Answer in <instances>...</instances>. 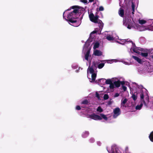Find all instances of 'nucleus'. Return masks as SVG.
Instances as JSON below:
<instances>
[{
    "label": "nucleus",
    "instance_id": "423d86ee",
    "mask_svg": "<svg viewBox=\"0 0 153 153\" xmlns=\"http://www.w3.org/2000/svg\"><path fill=\"white\" fill-rule=\"evenodd\" d=\"M97 76V72L94 70L93 66L89 67L87 70V77L91 82L95 81Z\"/></svg>",
    "mask_w": 153,
    "mask_h": 153
},
{
    "label": "nucleus",
    "instance_id": "bb28decb",
    "mask_svg": "<svg viewBox=\"0 0 153 153\" xmlns=\"http://www.w3.org/2000/svg\"><path fill=\"white\" fill-rule=\"evenodd\" d=\"M149 137L150 140L152 142H153V131L151 133L149 136Z\"/></svg>",
    "mask_w": 153,
    "mask_h": 153
},
{
    "label": "nucleus",
    "instance_id": "c756f323",
    "mask_svg": "<svg viewBox=\"0 0 153 153\" xmlns=\"http://www.w3.org/2000/svg\"><path fill=\"white\" fill-rule=\"evenodd\" d=\"M97 111L99 112H102L103 111V110L99 106L97 108Z\"/></svg>",
    "mask_w": 153,
    "mask_h": 153
},
{
    "label": "nucleus",
    "instance_id": "a878e982",
    "mask_svg": "<svg viewBox=\"0 0 153 153\" xmlns=\"http://www.w3.org/2000/svg\"><path fill=\"white\" fill-rule=\"evenodd\" d=\"M119 15L121 17H123L124 15V10L120 9L119 11Z\"/></svg>",
    "mask_w": 153,
    "mask_h": 153
},
{
    "label": "nucleus",
    "instance_id": "ddd939ff",
    "mask_svg": "<svg viewBox=\"0 0 153 153\" xmlns=\"http://www.w3.org/2000/svg\"><path fill=\"white\" fill-rule=\"evenodd\" d=\"M113 117L114 118H116L120 114V110L119 108H117L114 110Z\"/></svg>",
    "mask_w": 153,
    "mask_h": 153
},
{
    "label": "nucleus",
    "instance_id": "cd10ccee",
    "mask_svg": "<svg viewBox=\"0 0 153 153\" xmlns=\"http://www.w3.org/2000/svg\"><path fill=\"white\" fill-rule=\"evenodd\" d=\"M104 63H101L98 66V68L99 69H101L104 66Z\"/></svg>",
    "mask_w": 153,
    "mask_h": 153
},
{
    "label": "nucleus",
    "instance_id": "c03bdc74",
    "mask_svg": "<svg viewBox=\"0 0 153 153\" xmlns=\"http://www.w3.org/2000/svg\"><path fill=\"white\" fill-rule=\"evenodd\" d=\"M152 104H153V102L152 103Z\"/></svg>",
    "mask_w": 153,
    "mask_h": 153
},
{
    "label": "nucleus",
    "instance_id": "a211bd4d",
    "mask_svg": "<svg viewBox=\"0 0 153 153\" xmlns=\"http://www.w3.org/2000/svg\"><path fill=\"white\" fill-rule=\"evenodd\" d=\"M102 62L105 63L107 62L108 63L111 64L114 62H117V61L116 59H112L111 60H102L100 61Z\"/></svg>",
    "mask_w": 153,
    "mask_h": 153
},
{
    "label": "nucleus",
    "instance_id": "0eeeda50",
    "mask_svg": "<svg viewBox=\"0 0 153 153\" xmlns=\"http://www.w3.org/2000/svg\"><path fill=\"white\" fill-rule=\"evenodd\" d=\"M115 79V77L107 79H101L98 80V82L99 83V84L102 85H105V83L109 84V87L108 88V89L109 90H110V85L112 84H113L114 83H116V82Z\"/></svg>",
    "mask_w": 153,
    "mask_h": 153
},
{
    "label": "nucleus",
    "instance_id": "f03ea898",
    "mask_svg": "<svg viewBox=\"0 0 153 153\" xmlns=\"http://www.w3.org/2000/svg\"><path fill=\"white\" fill-rule=\"evenodd\" d=\"M71 8L65 10L63 13V17L69 22V24L74 27H78L80 24V21L76 19L78 17L81 8L78 6H73Z\"/></svg>",
    "mask_w": 153,
    "mask_h": 153
},
{
    "label": "nucleus",
    "instance_id": "c85d7f7f",
    "mask_svg": "<svg viewBox=\"0 0 153 153\" xmlns=\"http://www.w3.org/2000/svg\"><path fill=\"white\" fill-rule=\"evenodd\" d=\"M131 7H132V11H133L132 12V14H133L134 12V11L135 6H134V3L133 2H132Z\"/></svg>",
    "mask_w": 153,
    "mask_h": 153
},
{
    "label": "nucleus",
    "instance_id": "f3484780",
    "mask_svg": "<svg viewBox=\"0 0 153 153\" xmlns=\"http://www.w3.org/2000/svg\"><path fill=\"white\" fill-rule=\"evenodd\" d=\"M145 67L148 73H150L153 71V66L149 64Z\"/></svg>",
    "mask_w": 153,
    "mask_h": 153
},
{
    "label": "nucleus",
    "instance_id": "7ed1b4c3",
    "mask_svg": "<svg viewBox=\"0 0 153 153\" xmlns=\"http://www.w3.org/2000/svg\"><path fill=\"white\" fill-rule=\"evenodd\" d=\"M123 42L125 43L128 44L131 46L130 50L129 51V53H135L141 55L142 56L146 57L148 56V53L147 52H143V49L140 48H137L135 46V44L130 39H127L123 40Z\"/></svg>",
    "mask_w": 153,
    "mask_h": 153
},
{
    "label": "nucleus",
    "instance_id": "4468645a",
    "mask_svg": "<svg viewBox=\"0 0 153 153\" xmlns=\"http://www.w3.org/2000/svg\"><path fill=\"white\" fill-rule=\"evenodd\" d=\"M93 38H91V39H90V41L91 40V41H90L89 42V44H90L89 45V47H90L91 46H90V45L91 44H94V50H95V49L97 48H98L99 47V46L100 45V44H99V43L98 42H92V43L91 42H92V39Z\"/></svg>",
    "mask_w": 153,
    "mask_h": 153
},
{
    "label": "nucleus",
    "instance_id": "aec40b11",
    "mask_svg": "<svg viewBox=\"0 0 153 153\" xmlns=\"http://www.w3.org/2000/svg\"><path fill=\"white\" fill-rule=\"evenodd\" d=\"M94 54L95 56H100L102 54V52L100 50H94Z\"/></svg>",
    "mask_w": 153,
    "mask_h": 153
},
{
    "label": "nucleus",
    "instance_id": "412c9836",
    "mask_svg": "<svg viewBox=\"0 0 153 153\" xmlns=\"http://www.w3.org/2000/svg\"><path fill=\"white\" fill-rule=\"evenodd\" d=\"M128 101V100L126 98H125L124 99L122 100H121V106L122 107H126V104Z\"/></svg>",
    "mask_w": 153,
    "mask_h": 153
},
{
    "label": "nucleus",
    "instance_id": "4c0bfd02",
    "mask_svg": "<svg viewBox=\"0 0 153 153\" xmlns=\"http://www.w3.org/2000/svg\"><path fill=\"white\" fill-rule=\"evenodd\" d=\"M104 10L103 7L102 6H100L99 8V10L100 11H103Z\"/></svg>",
    "mask_w": 153,
    "mask_h": 153
},
{
    "label": "nucleus",
    "instance_id": "5701e85b",
    "mask_svg": "<svg viewBox=\"0 0 153 153\" xmlns=\"http://www.w3.org/2000/svg\"><path fill=\"white\" fill-rule=\"evenodd\" d=\"M89 134V133L88 131H85L82 133V136L83 138H85Z\"/></svg>",
    "mask_w": 153,
    "mask_h": 153
},
{
    "label": "nucleus",
    "instance_id": "39448f33",
    "mask_svg": "<svg viewBox=\"0 0 153 153\" xmlns=\"http://www.w3.org/2000/svg\"><path fill=\"white\" fill-rule=\"evenodd\" d=\"M138 22L139 24L141 25H143L145 24H146L147 26H140L139 25L137 26V29L141 31L145 30H149L150 29L149 27V26L152 25L153 23L152 19H146L144 20L143 19H140L138 20Z\"/></svg>",
    "mask_w": 153,
    "mask_h": 153
},
{
    "label": "nucleus",
    "instance_id": "4be33fe9",
    "mask_svg": "<svg viewBox=\"0 0 153 153\" xmlns=\"http://www.w3.org/2000/svg\"><path fill=\"white\" fill-rule=\"evenodd\" d=\"M132 57L136 61L139 63L140 64L142 63L143 62L142 60L138 57L132 56Z\"/></svg>",
    "mask_w": 153,
    "mask_h": 153
},
{
    "label": "nucleus",
    "instance_id": "2f4dec72",
    "mask_svg": "<svg viewBox=\"0 0 153 153\" xmlns=\"http://www.w3.org/2000/svg\"><path fill=\"white\" fill-rule=\"evenodd\" d=\"M72 68L73 69H76L77 68H78V66L76 65H75V64H74V65H72Z\"/></svg>",
    "mask_w": 153,
    "mask_h": 153
},
{
    "label": "nucleus",
    "instance_id": "79ce46f5",
    "mask_svg": "<svg viewBox=\"0 0 153 153\" xmlns=\"http://www.w3.org/2000/svg\"><path fill=\"white\" fill-rule=\"evenodd\" d=\"M125 63L126 65H128V63L127 64V62H125Z\"/></svg>",
    "mask_w": 153,
    "mask_h": 153
},
{
    "label": "nucleus",
    "instance_id": "72a5a7b5",
    "mask_svg": "<svg viewBox=\"0 0 153 153\" xmlns=\"http://www.w3.org/2000/svg\"><path fill=\"white\" fill-rule=\"evenodd\" d=\"M120 95V94L118 93H115L113 96L114 98H116L118 97Z\"/></svg>",
    "mask_w": 153,
    "mask_h": 153
},
{
    "label": "nucleus",
    "instance_id": "b1692460",
    "mask_svg": "<svg viewBox=\"0 0 153 153\" xmlns=\"http://www.w3.org/2000/svg\"><path fill=\"white\" fill-rule=\"evenodd\" d=\"M80 1L84 3V4H87L89 2H92L94 0H79Z\"/></svg>",
    "mask_w": 153,
    "mask_h": 153
},
{
    "label": "nucleus",
    "instance_id": "7c9ffc66",
    "mask_svg": "<svg viewBox=\"0 0 153 153\" xmlns=\"http://www.w3.org/2000/svg\"><path fill=\"white\" fill-rule=\"evenodd\" d=\"M109 98L108 95L107 94H105L104 95L103 98L104 100H106L108 99Z\"/></svg>",
    "mask_w": 153,
    "mask_h": 153
},
{
    "label": "nucleus",
    "instance_id": "a19ab883",
    "mask_svg": "<svg viewBox=\"0 0 153 153\" xmlns=\"http://www.w3.org/2000/svg\"><path fill=\"white\" fill-rule=\"evenodd\" d=\"M111 103V101H109L108 102V104H110Z\"/></svg>",
    "mask_w": 153,
    "mask_h": 153
},
{
    "label": "nucleus",
    "instance_id": "37998d69",
    "mask_svg": "<svg viewBox=\"0 0 153 153\" xmlns=\"http://www.w3.org/2000/svg\"><path fill=\"white\" fill-rule=\"evenodd\" d=\"M152 59H153V55L152 56Z\"/></svg>",
    "mask_w": 153,
    "mask_h": 153
},
{
    "label": "nucleus",
    "instance_id": "9d476101",
    "mask_svg": "<svg viewBox=\"0 0 153 153\" xmlns=\"http://www.w3.org/2000/svg\"><path fill=\"white\" fill-rule=\"evenodd\" d=\"M123 25L126 26L128 29H131L133 27L135 28L134 24L132 22L130 19L125 17L123 20Z\"/></svg>",
    "mask_w": 153,
    "mask_h": 153
},
{
    "label": "nucleus",
    "instance_id": "20e7f679",
    "mask_svg": "<svg viewBox=\"0 0 153 153\" xmlns=\"http://www.w3.org/2000/svg\"><path fill=\"white\" fill-rule=\"evenodd\" d=\"M116 83H114L113 84L111 85L110 86V92H112L114 91V89L115 88H119L122 85V89L124 91H126L127 87L125 86L124 85L126 84L128 86L129 88L131 86V85L133 82L131 83L130 85H129V83L125 81L124 78L123 77H115Z\"/></svg>",
    "mask_w": 153,
    "mask_h": 153
},
{
    "label": "nucleus",
    "instance_id": "1a4fd4ad",
    "mask_svg": "<svg viewBox=\"0 0 153 153\" xmlns=\"http://www.w3.org/2000/svg\"><path fill=\"white\" fill-rule=\"evenodd\" d=\"M89 17L90 20L94 23L99 24V23H102V21L98 19V16L97 15H94L93 13L91 12H88Z\"/></svg>",
    "mask_w": 153,
    "mask_h": 153
},
{
    "label": "nucleus",
    "instance_id": "473e14b6",
    "mask_svg": "<svg viewBox=\"0 0 153 153\" xmlns=\"http://www.w3.org/2000/svg\"><path fill=\"white\" fill-rule=\"evenodd\" d=\"M88 101L87 100H85L82 102V104H86L88 103Z\"/></svg>",
    "mask_w": 153,
    "mask_h": 153
},
{
    "label": "nucleus",
    "instance_id": "dca6fc26",
    "mask_svg": "<svg viewBox=\"0 0 153 153\" xmlns=\"http://www.w3.org/2000/svg\"><path fill=\"white\" fill-rule=\"evenodd\" d=\"M118 38V37L117 36L114 37V36H112L110 34H108L106 37V39L109 41L113 40L114 39H117Z\"/></svg>",
    "mask_w": 153,
    "mask_h": 153
},
{
    "label": "nucleus",
    "instance_id": "2eb2a0df",
    "mask_svg": "<svg viewBox=\"0 0 153 153\" xmlns=\"http://www.w3.org/2000/svg\"><path fill=\"white\" fill-rule=\"evenodd\" d=\"M138 71L140 74H145L148 73L146 68L145 66L144 68H141L138 70Z\"/></svg>",
    "mask_w": 153,
    "mask_h": 153
},
{
    "label": "nucleus",
    "instance_id": "9b49d317",
    "mask_svg": "<svg viewBox=\"0 0 153 153\" xmlns=\"http://www.w3.org/2000/svg\"><path fill=\"white\" fill-rule=\"evenodd\" d=\"M90 41V39L87 40L85 44L83 49V51H87L85 55V59L87 60H88V57L89 56V53L88 50L90 48V47H89L90 45V44H89Z\"/></svg>",
    "mask_w": 153,
    "mask_h": 153
},
{
    "label": "nucleus",
    "instance_id": "f8f14e48",
    "mask_svg": "<svg viewBox=\"0 0 153 153\" xmlns=\"http://www.w3.org/2000/svg\"><path fill=\"white\" fill-rule=\"evenodd\" d=\"M88 117L95 120H102V118L100 116L94 114H89L88 116Z\"/></svg>",
    "mask_w": 153,
    "mask_h": 153
},
{
    "label": "nucleus",
    "instance_id": "ea45409f",
    "mask_svg": "<svg viewBox=\"0 0 153 153\" xmlns=\"http://www.w3.org/2000/svg\"><path fill=\"white\" fill-rule=\"evenodd\" d=\"M80 69V67L78 68V69L77 70H76L75 71L77 73L79 72V71Z\"/></svg>",
    "mask_w": 153,
    "mask_h": 153
},
{
    "label": "nucleus",
    "instance_id": "6ab92c4d",
    "mask_svg": "<svg viewBox=\"0 0 153 153\" xmlns=\"http://www.w3.org/2000/svg\"><path fill=\"white\" fill-rule=\"evenodd\" d=\"M107 150L108 152L109 153H117L118 149L117 148H115L114 147L112 146L110 151L108 149H107Z\"/></svg>",
    "mask_w": 153,
    "mask_h": 153
},
{
    "label": "nucleus",
    "instance_id": "58836bf2",
    "mask_svg": "<svg viewBox=\"0 0 153 153\" xmlns=\"http://www.w3.org/2000/svg\"><path fill=\"white\" fill-rule=\"evenodd\" d=\"M97 145L99 146H100L101 145V143L100 141H97Z\"/></svg>",
    "mask_w": 153,
    "mask_h": 153
},
{
    "label": "nucleus",
    "instance_id": "e433bc0d",
    "mask_svg": "<svg viewBox=\"0 0 153 153\" xmlns=\"http://www.w3.org/2000/svg\"><path fill=\"white\" fill-rule=\"evenodd\" d=\"M96 97L99 99H100V95H99V94H98L97 93H96Z\"/></svg>",
    "mask_w": 153,
    "mask_h": 153
},
{
    "label": "nucleus",
    "instance_id": "393cba45",
    "mask_svg": "<svg viewBox=\"0 0 153 153\" xmlns=\"http://www.w3.org/2000/svg\"><path fill=\"white\" fill-rule=\"evenodd\" d=\"M100 116L101 117L102 119V118L106 121H107L108 120V117L106 115H104L102 114H100Z\"/></svg>",
    "mask_w": 153,
    "mask_h": 153
},
{
    "label": "nucleus",
    "instance_id": "f704fd0d",
    "mask_svg": "<svg viewBox=\"0 0 153 153\" xmlns=\"http://www.w3.org/2000/svg\"><path fill=\"white\" fill-rule=\"evenodd\" d=\"M94 141L95 140L93 138L91 137L89 140V142L91 143H93Z\"/></svg>",
    "mask_w": 153,
    "mask_h": 153
},
{
    "label": "nucleus",
    "instance_id": "f257e3e1",
    "mask_svg": "<svg viewBox=\"0 0 153 153\" xmlns=\"http://www.w3.org/2000/svg\"><path fill=\"white\" fill-rule=\"evenodd\" d=\"M130 90L132 95L131 97L134 100H136L139 97L140 98V104L136 106V109H140L143 104L146 106L151 107V102H149L147 91L142 85H139L136 83H133L131 86L130 87Z\"/></svg>",
    "mask_w": 153,
    "mask_h": 153
},
{
    "label": "nucleus",
    "instance_id": "c9c22d12",
    "mask_svg": "<svg viewBox=\"0 0 153 153\" xmlns=\"http://www.w3.org/2000/svg\"><path fill=\"white\" fill-rule=\"evenodd\" d=\"M76 109L77 110H79L81 109V108L80 106L77 105L76 107Z\"/></svg>",
    "mask_w": 153,
    "mask_h": 153
},
{
    "label": "nucleus",
    "instance_id": "6e6552de",
    "mask_svg": "<svg viewBox=\"0 0 153 153\" xmlns=\"http://www.w3.org/2000/svg\"><path fill=\"white\" fill-rule=\"evenodd\" d=\"M98 24V26L99 27L96 28L95 29V30L93 31L91 33L90 37L88 40H89V39H90V40L91 38H93L94 36V33H97L98 34H100L101 32L103 27V24L102 22V23H99V24ZM90 41V40L89 41V42Z\"/></svg>",
    "mask_w": 153,
    "mask_h": 153
}]
</instances>
